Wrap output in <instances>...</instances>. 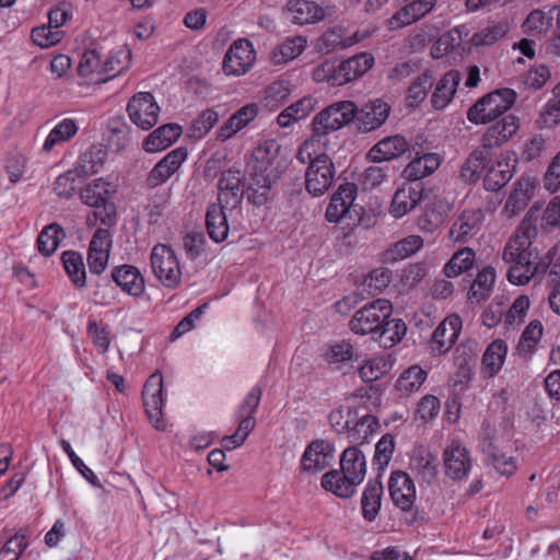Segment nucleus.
<instances>
[{
  "label": "nucleus",
  "mask_w": 560,
  "mask_h": 560,
  "mask_svg": "<svg viewBox=\"0 0 560 560\" xmlns=\"http://www.w3.org/2000/svg\"><path fill=\"white\" fill-rule=\"evenodd\" d=\"M279 151L276 140H265L253 150L247 161V197L255 205L267 202L270 187L279 176Z\"/></svg>",
  "instance_id": "f257e3e1"
},
{
  "label": "nucleus",
  "mask_w": 560,
  "mask_h": 560,
  "mask_svg": "<svg viewBox=\"0 0 560 560\" xmlns=\"http://www.w3.org/2000/svg\"><path fill=\"white\" fill-rule=\"evenodd\" d=\"M358 115V106L351 101L332 103L318 112L312 120V133L303 142V151L314 153V148H331V133L349 125Z\"/></svg>",
  "instance_id": "f03ea898"
},
{
  "label": "nucleus",
  "mask_w": 560,
  "mask_h": 560,
  "mask_svg": "<svg viewBox=\"0 0 560 560\" xmlns=\"http://www.w3.org/2000/svg\"><path fill=\"white\" fill-rule=\"evenodd\" d=\"M503 259L510 265L508 279L515 285H524L538 269L537 254L532 248L527 232L517 231L506 243Z\"/></svg>",
  "instance_id": "7ed1b4c3"
},
{
  "label": "nucleus",
  "mask_w": 560,
  "mask_h": 560,
  "mask_svg": "<svg viewBox=\"0 0 560 560\" xmlns=\"http://www.w3.org/2000/svg\"><path fill=\"white\" fill-rule=\"evenodd\" d=\"M329 149L316 147L314 148V153L312 151L304 152L302 144L296 154L299 162L303 164L308 163L305 172V187L314 197L324 195L335 179V164L327 154Z\"/></svg>",
  "instance_id": "20e7f679"
},
{
  "label": "nucleus",
  "mask_w": 560,
  "mask_h": 560,
  "mask_svg": "<svg viewBox=\"0 0 560 560\" xmlns=\"http://www.w3.org/2000/svg\"><path fill=\"white\" fill-rule=\"evenodd\" d=\"M516 101L511 89L493 91L479 98L467 112V119L475 125H485L503 115Z\"/></svg>",
  "instance_id": "39448f33"
},
{
  "label": "nucleus",
  "mask_w": 560,
  "mask_h": 560,
  "mask_svg": "<svg viewBox=\"0 0 560 560\" xmlns=\"http://www.w3.org/2000/svg\"><path fill=\"white\" fill-rule=\"evenodd\" d=\"M150 266L156 280L167 289H176L182 282V267L176 252L159 243L150 254Z\"/></svg>",
  "instance_id": "423d86ee"
},
{
  "label": "nucleus",
  "mask_w": 560,
  "mask_h": 560,
  "mask_svg": "<svg viewBox=\"0 0 560 560\" xmlns=\"http://www.w3.org/2000/svg\"><path fill=\"white\" fill-rule=\"evenodd\" d=\"M385 300L377 299L358 311L350 320V328L355 334H371L372 339L380 341L385 334Z\"/></svg>",
  "instance_id": "0eeeda50"
},
{
  "label": "nucleus",
  "mask_w": 560,
  "mask_h": 560,
  "mask_svg": "<svg viewBox=\"0 0 560 560\" xmlns=\"http://www.w3.org/2000/svg\"><path fill=\"white\" fill-rule=\"evenodd\" d=\"M383 456H385V435L378 440L375 446L374 465L377 466V477L375 480L369 481L361 499L363 517L370 522L376 518L382 506V498L384 492L381 480V471L384 468V463L382 462Z\"/></svg>",
  "instance_id": "6e6552de"
},
{
  "label": "nucleus",
  "mask_w": 560,
  "mask_h": 560,
  "mask_svg": "<svg viewBox=\"0 0 560 560\" xmlns=\"http://www.w3.org/2000/svg\"><path fill=\"white\" fill-rule=\"evenodd\" d=\"M517 164L516 154L502 151L486 164L483 187L488 191H498L505 186L514 175Z\"/></svg>",
  "instance_id": "1a4fd4ad"
},
{
  "label": "nucleus",
  "mask_w": 560,
  "mask_h": 560,
  "mask_svg": "<svg viewBox=\"0 0 560 560\" xmlns=\"http://www.w3.org/2000/svg\"><path fill=\"white\" fill-rule=\"evenodd\" d=\"M256 52L253 44L245 38L234 40L226 50L222 69L226 75L241 77L254 66Z\"/></svg>",
  "instance_id": "9d476101"
},
{
  "label": "nucleus",
  "mask_w": 560,
  "mask_h": 560,
  "mask_svg": "<svg viewBox=\"0 0 560 560\" xmlns=\"http://www.w3.org/2000/svg\"><path fill=\"white\" fill-rule=\"evenodd\" d=\"M143 405L145 412L158 430H164L166 423L163 419L162 408L163 399V376L160 372H154L147 380L142 390Z\"/></svg>",
  "instance_id": "9b49d317"
},
{
  "label": "nucleus",
  "mask_w": 560,
  "mask_h": 560,
  "mask_svg": "<svg viewBox=\"0 0 560 560\" xmlns=\"http://www.w3.org/2000/svg\"><path fill=\"white\" fill-rule=\"evenodd\" d=\"M127 112L137 127L149 130L158 122L160 107L152 94L140 92L129 101Z\"/></svg>",
  "instance_id": "f8f14e48"
},
{
  "label": "nucleus",
  "mask_w": 560,
  "mask_h": 560,
  "mask_svg": "<svg viewBox=\"0 0 560 560\" xmlns=\"http://www.w3.org/2000/svg\"><path fill=\"white\" fill-rule=\"evenodd\" d=\"M481 451L489 464L502 476H511L517 469V459L505 450L503 440L498 436H483Z\"/></svg>",
  "instance_id": "ddd939ff"
},
{
  "label": "nucleus",
  "mask_w": 560,
  "mask_h": 560,
  "mask_svg": "<svg viewBox=\"0 0 560 560\" xmlns=\"http://www.w3.org/2000/svg\"><path fill=\"white\" fill-rule=\"evenodd\" d=\"M113 237L108 229L98 228L89 243L88 266L93 275H101L108 265Z\"/></svg>",
  "instance_id": "4468645a"
},
{
  "label": "nucleus",
  "mask_w": 560,
  "mask_h": 560,
  "mask_svg": "<svg viewBox=\"0 0 560 560\" xmlns=\"http://www.w3.org/2000/svg\"><path fill=\"white\" fill-rule=\"evenodd\" d=\"M336 448L332 443L326 440H316L310 443L301 458V468L308 474H316L327 466L335 458Z\"/></svg>",
  "instance_id": "2eb2a0df"
},
{
  "label": "nucleus",
  "mask_w": 560,
  "mask_h": 560,
  "mask_svg": "<svg viewBox=\"0 0 560 560\" xmlns=\"http://www.w3.org/2000/svg\"><path fill=\"white\" fill-rule=\"evenodd\" d=\"M288 19L296 25L315 24L330 14L328 7L311 0H290L285 5Z\"/></svg>",
  "instance_id": "dca6fc26"
},
{
  "label": "nucleus",
  "mask_w": 560,
  "mask_h": 560,
  "mask_svg": "<svg viewBox=\"0 0 560 560\" xmlns=\"http://www.w3.org/2000/svg\"><path fill=\"white\" fill-rule=\"evenodd\" d=\"M537 180L530 175L521 176L514 184L506 202L504 205V213L508 217L520 214L528 205L529 200L535 196Z\"/></svg>",
  "instance_id": "f3484780"
},
{
  "label": "nucleus",
  "mask_w": 560,
  "mask_h": 560,
  "mask_svg": "<svg viewBox=\"0 0 560 560\" xmlns=\"http://www.w3.org/2000/svg\"><path fill=\"white\" fill-rule=\"evenodd\" d=\"M462 330V318L457 314L448 315L433 332L430 349L433 354L446 353Z\"/></svg>",
  "instance_id": "a211bd4d"
},
{
  "label": "nucleus",
  "mask_w": 560,
  "mask_h": 560,
  "mask_svg": "<svg viewBox=\"0 0 560 560\" xmlns=\"http://www.w3.org/2000/svg\"><path fill=\"white\" fill-rule=\"evenodd\" d=\"M520 118L509 114L493 122L482 135L481 142L485 149L500 147L512 139L520 129Z\"/></svg>",
  "instance_id": "6ab92c4d"
},
{
  "label": "nucleus",
  "mask_w": 560,
  "mask_h": 560,
  "mask_svg": "<svg viewBox=\"0 0 560 560\" xmlns=\"http://www.w3.org/2000/svg\"><path fill=\"white\" fill-rule=\"evenodd\" d=\"M446 475L454 480H462L471 468L467 448L459 441H452L443 454Z\"/></svg>",
  "instance_id": "aec40b11"
},
{
  "label": "nucleus",
  "mask_w": 560,
  "mask_h": 560,
  "mask_svg": "<svg viewBox=\"0 0 560 560\" xmlns=\"http://www.w3.org/2000/svg\"><path fill=\"white\" fill-rule=\"evenodd\" d=\"M358 196V187L353 183L341 184L332 194L326 208L327 221L337 223L343 219L352 207Z\"/></svg>",
  "instance_id": "412c9836"
},
{
  "label": "nucleus",
  "mask_w": 560,
  "mask_h": 560,
  "mask_svg": "<svg viewBox=\"0 0 560 560\" xmlns=\"http://www.w3.org/2000/svg\"><path fill=\"white\" fill-rule=\"evenodd\" d=\"M188 155L187 149L178 147L168 152L155 166L148 176V184L152 187L164 184L186 161Z\"/></svg>",
  "instance_id": "4be33fe9"
},
{
  "label": "nucleus",
  "mask_w": 560,
  "mask_h": 560,
  "mask_svg": "<svg viewBox=\"0 0 560 560\" xmlns=\"http://www.w3.org/2000/svg\"><path fill=\"white\" fill-rule=\"evenodd\" d=\"M114 282L128 295L140 298L145 291V281L140 270L132 265L117 266L112 271Z\"/></svg>",
  "instance_id": "5701e85b"
},
{
  "label": "nucleus",
  "mask_w": 560,
  "mask_h": 560,
  "mask_svg": "<svg viewBox=\"0 0 560 560\" xmlns=\"http://www.w3.org/2000/svg\"><path fill=\"white\" fill-rule=\"evenodd\" d=\"M242 174L238 170H228L222 173L219 183V203L236 208L242 200Z\"/></svg>",
  "instance_id": "b1692460"
},
{
  "label": "nucleus",
  "mask_w": 560,
  "mask_h": 560,
  "mask_svg": "<svg viewBox=\"0 0 560 560\" xmlns=\"http://www.w3.org/2000/svg\"><path fill=\"white\" fill-rule=\"evenodd\" d=\"M421 199V184H405L396 190L393 197L390 213L397 219L401 218L415 209Z\"/></svg>",
  "instance_id": "393cba45"
},
{
  "label": "nucleus",
  "mask_w": 560,
  "mask_h": 560,
  "mask_svg": "<svg viewBox=\"0 0 560 560\" xmlns=\"http://www.w3.org/2000/svg\"><path fill=\"white\" fill-rule=\"evenodd\" d=\"M234 208L224 207L221 203L210 205L206 214V226L211 240L221 243L229 235L228 212H232Z\"/></svg>",
  "instance_id": "a878e982"
},
{
  "label": "nucleus",
  "mask_w": 560,
  "mask_h": 560,
  "mask_svg": "<svg viewBox=\"0 0 560 560\" xmlns=\"http://www.w3.org/2000/svg\"><path fill=\"white\" fill-rule=\"evenodd\" d=\"M340 470L352 485H360L366 474L364 454L357 447L346 448L340 457Z\"/></svg>",
  "instance_id": "bb28decb"
},
{
  "label": "nucleus",
  "mask_w": 560,
  "mask_h": 560,
  "mask_svg": "<svg viewBox=\"0 0 560 560\" xmlns=\"http://www.w3.org/2000/svg\"><path fill=\"white\" fill-rule=\"evenodd\" d=\"M104 60L96 50H86L79 62L78 73L88 84L107 82Z\"/></svg>",
  "instance_id": "cd10ccee"
},
{
  "label": "nucleus",
  "mask_w": 560,
  "mask_h": 560,
  "mask_svg": "<svg viewBox=\"0 0 560 560\" xmlns=\"http://www.w3.org/2000/svg\"><path fill=\"white\" fill-rule=\"evenodd\" d=\"M177 124H166L153 130L143 141V150L149 153L163 151L171 147L182 135Z\"/></svg>",
  "instance_id": "c85d7f7f"
},
{
  "label": "nucleus",
  "mask_w": 560,
  "mask_h": 560,
  "mask_svg": "<svg viewBox=\"0 0 560 560\" xmlns=\"http://www.w3.org/2000/svg\"><path fill=\"white\" fill-rule=\"evenodd\" d=\"M482 220L483 213L480 209L463 211L450 230V238L454 242L466 241L468 236L477 233Z\"/></svg>",
  "instance_id": "c756f323"
},
{
  "label": "nucleus",
  "mask_w": 560,
  "mask_h": 560,
  "mask_svg": "<svg viewBox=\"0 0 560 560\" xmlns=\"http://www.w3.org/2000/svg\"><path fill=\"white\" fill-rule=\"evenodd\" d=\"M405 3L390 19L392 27H402L420 20L433 9L435 0H412Z\"/></svg>",
  "instance_id": "7c9ffc66"
},
{
  "label": "nucleus",
  "mask_w": 560,
  "mask_h": 560,
  "mask_svg": "<svg viewBox=\"0 0 560 560\" xmlns=\"http://www.w3.org/2000/svg\"><path fill=\"white\" fill-rule=\"evenodd\" d=\"M258 115L256 104H246L234 113L218 131V139L225 141L245 128Z\"/></svg>",
  "instance_id": "2f4dec72"
},
{
  "label": "nucleus",
  "mask_w": 560,
  "mask_h": 560,
  "mask_svg": "<svg viewBox=\"0 0 560 560\" xmlns=\"http://www.w3.org/2000/svg\"><path fill=\"white\" fill-rule=\"evenodd\" d=\"M317 106V100L313 96H304L285 107L277 117V124L281 128H288L293 124L308 117Z\"/></svg>",
  "instance_id": "473e14b6"
},
{
  "label": "nucleus",
  "mask_w": 560,
  "mask_h": 560,
  "mask_svg": "<svg viewBox=\"0 0 560 560\" xmlns=\"http://www.w3.org/2000/svg\"><path fill=\"white\" fill-rule=\"evenodd\" d=\"M307 47L305 36L296 35L285 37L271 51V61L275 65H284L296 59Z\"/></svg>",
  "instance_id": "72a5a7b5"
},
{
  "label": "nucleus",
  "mask_w": 560,
  "mask_h": 560,
  "mask_svg": "<svg viewBox=\"0 0 560 560\" xmlns=\"http://www.w3.org/2000/svg\"><path fill=\"white\" fill-rule=\"evenodd\" d=\"M79 131V125L73 118H63L58 121L43 143V151L50 152L56 147L69 142Z\"/></svg>",
  "instance_id": "f704fd0d"
},
{
  "label": "nucleus",
  "mask_w": 560,
  "mask_h": 560,
  "mask_svg": "<svg viewBox=\"0 0 560 560\" xmlns=\"http://www.w3.org/2000/svg\"><path fill=\"white\" fill-rule=\"evenodd\" d=\"M442 158L438 153H425L413 159L404 170V176L412 182H417L425 176L433 174L441 165Z\"/></svg>",
  "instance_id": "c9c22d12"
},
{
  "label": "nucleus",
  "mask_w": 560,
  "mask_h": 560,
  "mask_svg": "<svg viewBox=\"0 0 560 560\" xmlns=\"http://www.w3.org/2000/svg\"><path fill=\"white\" fill-rule=\"evenodd\" d=\"M508 354V345L502 339L493 340L486 349L482 357V373L488 377H494L502 369Z\"/></svg>",
  "instance_id": "e433bc0d"
},
{
  "label": "nucleus",
  "mask_w": 560,
  "mask_h": 560,
  "mask_svg": "<svg viewBox=\"0 0 560 560\" xmlns=\"http://www.w3.org/2000/svg\"><path fill=\"white\" fill-rule=\"evenodd\" d=\"M460 79L458 71H450L438 82L432 94V105L434 108L443 109L451 103Z\"/></svg>",
  "instance_id": "4c0bfd02"
},
{
  "label": "nucleus",
  "mask_w": 560,
  "mask_h": 560,
  "mask_svg": "<svg viewBox=\"0 0 560 560\" xmlns=\"http://www.w3.org/2000/svg\"><path fill=\"white\" fill-rule=\"evenodd\" d=\"M360 129L369 132L378 128L385 120V103L382 98L365 104L359 113Z\"/></svg>",
  "instance_id": "58836bf2"
},
{
  "label": "nucleus",
  "mask_w": 560,
  "mask_h": 560,
  "mask_svg": "<svg viewBox=\"0 0 560 560\" xmlns=\"http://www.w3.org/2000/svg\"><path fill=\"white\" fill-rule=\"evenodd\" d=\"M322 487L339 498H350L357 490L358 485H352L346 479L341 470L332 469L322 477Z\"/></svg>",
  "instance_id": "ea45409f"
},
{
  "label": "nucleus",
  "mask_w": 560,
  "mask_h": 560,
  "mask_svg": "<svg viewBox=\"0 0 560 560\" xmlns=\"http://www.w3.org/2000/svg\"><path fill=\"white\" fill-rule=\"evenodd\" d=\"M488 161L489 154L485 148L472 151L460 167V178L466 183L477 182Z\"/></svg>",
  "instance_id": "a19ab883"
},
{
  "label": "nucleus",
  "mask_w": 560,
  "mask_h": 560,
  "mask_svg": "<svg viewBox=\"0 0 560 560\" xmlns=\"http://www.w3.org/2000/svg\"><path fill=\"white\" fill-rule=\"evenodd\" d=\"M451 208V203L444 201H436L428 207L418 220L420 231L425 233L435 231L444 222Z\"/></svg>",
  "instance_id": "79ce46f5"
},
{
  "label": "nucleus",
  "mask_w": 560,
  "mask_h": 560,
  "mask_svg": "<svg viewBox=\"0 0 560 560\" xmlns=\"http://www.w3.org/2000/svg\"><path fill=\"white\" fill-rule=\"evenodd\" d=\"M92 210L86 215L88 228H94L97 223L106 226L105 229L113 228L117 222V209L114 201L107 199L97 206H92Z\"/></svg>",
  "instance_id": "37998d69"
},
{
  "label": "nucleus",
  "mask_w": 560,
  "mask_h": 560,
  "mask_svg": "<svg viewBox=\"0 0 560 560\" xmlns=\"http://www.w3.org/2000/svg\"><path fill=\"white\" fill-rule=\"evenodd\" d=\"M410 467L427 481H430L436 474L435 457L423 446L412 451Z\"/></svg>",
  "instance_id": "c03bdc74"
},
{
  "label": "nucleus",
  "mask_w": 560,
  "mask_h": 560,
  "mask_svg": "<svg viewBox=\"0 0 560 560\" xmlns=\"http://www.w3.org/2000/svg\"><path fill=\"white\" fill-rule=\"evenodd\" d=\"M373 63L374 58L368 52H361L341 61L345 84L362 77Z\"/></svg>",
  "instance_id": "a18cd8bd"
},
{
  "label": "nucleus",
  "mask_w": 560,
  "mask_h": 560,
  "mask_svg": "<svg viewBox=\"0 0 560 560\" xmlns=\"http://www.w3.org/2000/svg\"><path fill=\"white\" fill-rule=\"evenodd\" d=\"M553 15L548 12L535 9L522 24L524 34L533 37H541L548 33L552 25Z\"/></svg>",
  "instance_id": "49530a36"
},
{
  "label": "nucleus",
  "mask_w": 560,
  "mask_h": 560,
  "mask_svg": "<svg viewBox=\"0 0 560 560\" xmlns=\"http://www.w3.org/2000/svg\"><path fill=\"white\" fill-rule=\"evenodd\" d=\"M476 260L475 252L469 247L458 249L444 266L443 272L447 278H456L470 270Z\"/></svg>",
  "instance_id": "de8ad7c7"
},
{
  "label": "nucleus",
  "mask_w": 560,
  "mask_h": 560,
  "mask_svg": "<svg viewBox=\"0 0 560 560\" xmlns=\"http://www.w3.org/2000/svg\"><path fill=\"white\" fill-rule=\"evenodd\" d=\"M495 282V270L492 267H485L474 280L468 292V299L472 302H480L490 296Z\"/></svg>",
  "instance_id": "09e8293b"
},
{
  "label": "nucleus",
  "mask_w": 560,
  "mask_h": 560,
  "mask_svg": "<svg viewBox=\"0 0 560 560\" xmlns=\"http://www.w3.org/2000/svg\"><path fill=\"white\" fill-rule=\"evenodd\" d=\"M61 259L71 282L78 288H83L86 283V271L82 255L67 250L62 254Z\"/></svg>",
  "instance_id": "8fccbe9b"
},
{
  "label": "nucleus",
  "mask_w": 560,
  "mask_h": 560,
  "mask_svg": "<svg viewBox=\"0 0 560 560\" xmlns=\"http://www.w3.org/2000/svg\"><path fill=\"white\" fill-rule=\"evenodd\" d=\"M544 335V326L540 320H532L523 330L516 350L520 355L528 357L534 353Z\"/></svg>",
  "instance_id": "3c124183"
},
{
  "label": "nucleus",
  "mask_w": 560,
  "mask_h": 560,
  "mask_svg": "<svg viewBox=\"0 0 560 560\" xmlns=\"http://www.w3.org/2000/svg\"><path fill=\"white\" fill-rule=\"evenodd\" d=\"M313 80L317 83L326 82L332 86L345 85L341 72V61L325 60L313 70Z\"/></svg>",
  "instance_id": "603ef678"
},
{
  "label": "nucleus",
  "mask_w": 560,
  "mask_h": 560,
  "mask_svg": "<svg viewBox=\"0 0 560 560\" xmlns=\"http://www.w3.org/2000/svg\"><path fill=\"white\" fill-rule=\"evenodd\" d=\"M360 408L343 406L329 415V422L338 433H348L351 436L355 427L357 417Z\"/></svg>",
  "instance_id": "864d4df0"
},
{
  "label": "nucleus",
  "mask_w": 560,
  "mask_h": 560,
  "mask_svg": "<svg viewBox=\"0 0 560 560\" xmlns=\"http://www.w3.org/2000/svg\"><path fill=\"white\" fill-rule=\"evenodd\" d=\"M109 183L103 178H96L83 187L80 191L82 202L89 207L110 199Z\"/></svg>",
  "instance_id": "5fc2aeb1"
},
{
  "label": "nucleus",
  "mask_w": 560,
  "mask_h": 560,
  "mask_svg": "<svg viewBox=\"0 0 560 560\" xmlns=\"http://www.w3.org/2000/svg\"><path fill=\"white\" fill-rule=\"evenodd\" d=\"M131 52L127 47H118L108 52L104 59L107 81L127 70L130 65Z\"/></svg>",
  "instance_id": "6e6d98bb"
},
{
  "label": "nucleus",
  "mask_w": 560,
  "mask_h": 560,
  "mask_svg": "<svg viewBox=\"0 0 560 560\" xmlns=\"http://www.w3.org/2000/svg\"><path fill=\"white\" fill-rule=\"evenodd\" d=\"M380 427L381 423L377 417L368 413L365 408H360L351 438L358 442H365Z\"/></svg>",
  "instance_id": "4d7b16f0"
},
{
  "label": "nucleus",
  "mask_w": 560,
  "mask_h": 560,
  "mask_svg": "<svg viewBox=\"0 0 560 560\" xmlns=\"http://www.w3.org/2000/svg\"><path fill=\"white\" fill-rule=\"evenodd\" d=\"M510 30L508 21L494 22L479 32L475 33L471 37V43L475 46H489L494 44L500 38L504 37Z\"/></svg>",
  "instance_id": "13d9d810"
},
{
  "label": "nucleus",
  "mask_w": 560,
  "mask_h": 560,
  "mask_svg": "<svg viewBox=\"0 0 560 560\" xmlns=\"http://www.w3.org/2000/svg\"><path fill=\"white\" fill-rule=\"evenodd\" d=\"M290 94L291 89L288 82H273L265 90L261 102L266 108L276 110L288 101Z\"/></svg>",
  "instance_id": "bf43d9fd"
},
{
  "label": "nucleus",
  "mask_w": 560,
  "mask_h": 560,
  "mask_svg": "<svg viewBox=\"0 0 560 560\" xmlns=\"http://www.w3.org/2000/svg\"><path fill=\"white\" fill-rule=\"evenodd\" d=\"M427 372L418 365H413L405 371L396 383V390L401 395H408L420 388L427 378Z\"/></svg>",
  "instance_id": "052dcab7"
},
{
  "label": "nucleus",
  "mask_w": 560,
  "mask_h": 560,
  "mask_svg": "<svg viewBox=\"0 0 560 560\" xmlns=\"http://www.w3.org/2000/svg\"><path fill=\"white\" fill-rule=\"evenodd\" d=\"M65 238V232L58 224H50L46 226L37 238L38 250L49 256L51 255Z\"/></svg>",
  "instance_id": "680f3d73"
},
{
  "label": "nucleus",
  "mask_w": 560,
  "mask_h": 560,
  "mask_svg": "<svg viewBox=\"0 0 560 560\" xmlns=\"http://www.w3.org/2000/svg\"><path fill=\"white\" fill-rule=\"evenodd\" d=\"M238 427L234 434L225 436L222 440V446L232 451L236 447H240L247 439L249 433L254 430L256 425V420L254 417L242 416Z\"/></svg>",
  "instance_id": "e2e57ef3"
},
{
  "label": "nucleus",
  "mask_w": 560,
  "mask_h": 560,
  "mask_svg": "<svg viewBox=\"0 0 560 560\" xmlns=\"http://www.w3.org/2000/svg\"><path fill=\"white\" fill-rule=\"evenodd\" d=\"M219 114L212 108H208L192 120L189 128L190 136L197 139L203 138L218 122Z\"/></svg>",
  "instance_id": "0e129e2a"
},
{
  "label": "nucleus",
  "mask_w": 560,
  "mask_h": 560,
  "mask_svg": "<svg viewBox=\"0 0 560 560\" xmlns=\"http://www.w3.org/2000/svg\"><path fill=\"white\" fill-rule=\"evenodd\" d=\"M88 336L97 351L106 353L110 346V336L108 328L100 322L90 319L88 322Z\"/></svg>",
  "instance_id": "69168bd1"
},
{
  "label": "nucleus",
  "mask_w": 560,
  "mask_h": 560,
  "mask_svg": "<svg viewBox=\"0 0 560 560\" xmlns=\"http://www.w3.org/2000/svg\"><path fill=\"white\" fill-rule=\"evenodd\" d=\"M31 37L35 45L42 48H48L61 40L62 32L50 24L42 25L33 28Z\"/></svg>",
  "instance_id": "338daca9"
},
{
  "label": "nucleus",
  "mask_w": 560,
  "mask_h": 560,
  "mask_svg": "<svg viewBox=\"0 0 560 560\" xmlns=\"http://www.w3.org/2000/svg\"><path fill=\"white\" fill-rule=\"evenodd\" d=\"M542 187L549 194L560 190V151L550 160L542 176Z\"/></svg>",
  "instance_id": "774afa93"
}]
</instances>
